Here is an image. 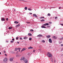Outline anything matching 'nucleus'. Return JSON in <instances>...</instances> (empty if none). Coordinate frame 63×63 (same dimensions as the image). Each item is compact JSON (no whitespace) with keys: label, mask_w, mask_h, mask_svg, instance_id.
I'll list each match as a JSON object with an SVG mask.
<instances>
[{"label":"nucleus","mask_w":63,"mask_h":63,"mask_svg":"<svg viewBox=\"0 0 63 63\" xmlns=\"http://www.w3.org/2000/svg\"><path fill=\"white\" fill-rule=\"evenodd\" d=\"M45 17H40V18H44Z\"/></svg>","instance_id":"21"},{"label":"nucleus","mask_w":63,"mask_h":63,"mask_svg":"<svg viewBox=\"0 0 63 63\" xmlns=\"http://www.w3.org/2000/svg\"><path fill=\"white\" fill-rule=\"evenodd\" d=\"M50 15V13H48V16H49Z\"/></svg>","instance_id":"33"},{"label":"nucleus","mask_w":63,"mask_h":63,"mask_svg":"<svg viewBox=\"0 0 63 63\" xmlns=\"http://www.w3.org/2000/svg\"><path fill=\"white\" fill-rule=\"evenodd\" d=\"M60 24L61 25H62L63 26V24Z\"/></svg>","instance_id":"36"},{"label":"nucleus","mask_w":63,"mask_h":63,"mask_svg":"<svg viewBox=\"0 0 63 63\" xmlns=\"http://www.w3.org/2000/svg\"><path fill=\"white\" fill-rule=\"evenodd\" d=\"M55 39H57V37H55Z\"/></svg>","instance_id":"45"},{"label":"nucleus","mask_w":63,"mask_h":63,"mask_svg":"<svg viewBox=\"0 0 63 63\" xmlns=\"http://www.w3.org/2000/svg\"><path fill=\"white\" fill-rule=\"evenodd\" d=\"M60 40H62V38H60Z\"/></svg>","instance_id":"49"},{"label":"nucleus","mask_w":63,"mask_h":63,"mask_svg":"<svg viewBox=\"0 0 63 63\" xmlns=\"http://www.w3.org/2000/svg\"><path fill=\"white\" fill-rule=\"evenodd\" d=\"M20 40H22V38H20Z\"/></svg>","instance_id":"43"},{"label":"nucleus","mask_w":63,"mask_h":63,"mask_svg":"<svg viewBox=\"0 0 63 63\" xmlns=\"http://www.w3.org/2000/svg\"><path fill=\"white\" fill-rule=\"evenodd\" d=\"M41 28H46V27H44L43 26H41Z\"/></svg>","instance_id":"17"},{"label":"nucleus","mask_w":63,"mask_h":63,"mask_svg":"<svg viewBox=\"0 0 63 63\" xmlns=\"http://www.w3.org/2000/svg\"><path fill=\"white\" fill-rule=\"evenodd\" d=\"M28 35H29V36H32V34L30 33H28Z\"/></svg>","instance_id":"14"},{"label":"nucleus","mask_w":63,"mask_h":63,"mask_svg":"<svg viewBox=\"0 0 63 63\" xmlns=\"http://www.w3.org/2000/svg\"><path fill=\"white\" fill-rule=\"evenodd\" d=\"M39 50H41V49H39Z\"/></svg>","instance_id":"56"},{"label":"nucleus","mask_w":63,"mask_h":63,"mask_svg":"<svg viewBox=\"0 0 63 63\" xmlns=\"http://www.w3.org/2000/svg\"><path fill=\"white\" fill-rule=\"evenodd\" d=\"M16 63H18V62H16Z\"/></svg>","instance_id":"59"},{"label":"nucleus","mask_w":63,"mask_h":63,"mask_svg":"<svg viewBox=\"0 0 63 63\" xmlns=\"http://www.w3.org/2000/svg\"><path fill=\"white\" fill-rule=\"evenodd\" d=\"M1 54V52H0V54Z\"/></svg>","instance_id":"55"},{"label":"nucleus","mask_w":63,"mask_h":63,"mask_svg":"<svg viewBox=\"0 0 63 63\" xmlns=\"http://www.w3.org/2000/svg\"><path fill=\"white\" fill-rule=\"evenodd\" d=\"M28 22H26V23H28Z\"/></svg>","instance_id":"57"},{"label":"nucleus","mask_w":63,"mask_h":63,"mask_svg":"<svg viewBox=\"0 0 63 63\" xmlns=\"http://www.w3.org/2000/svg\"><path fill=\"white\" fill-rule=\"evenodd\" d=\"M13 42H14V41H11V43H13Z\"/></svg>","instance_id":"40"},{"label":"nucleus","mask_w":63,"mask_h":63,"mask_svg":"<svg viewBox=\"0 0 63 63\" xmlns=\"http://www.w3.org/2000/svg\"><path fill=\"white\" fill-rule=\"evenodd\" d=\"M62 55H63L62 54Z\"/></svg>","instance_id":"60"},{"label":"nucleus","mask_w":63,"mask_h":63,"mask_svg":"<svg viewBox=\"0 0 63 63\" xmlns=\"http://www.w3.org/2000/svg\"><path fill=\"white\" fill-rule=\"evenodd\" d=\"M25 10H27V7H25Z\"/></svg>","instance_id":"18"},{"label":"nucleus","mask_w":63,"mask_h":63,"mask_svg":"<svg viewBox=\"0 0 63 63\" xmlns=\"http://www.w3.org/2000/svg\"><path fill=\"white\" fill-rule=\"evenodd\" d=\"M1 20L2 21H5V19L4 18H2L1 19Z\"/></svg>","instance_id":"8"},{"label":"nucleus","mask_w":63,"mask_h":63,"mask_svg":"<svg viewBox=\"0 0 63 63\" xmlns=\"http://www.w3.org/2000/svg\"><path fill=\"white\" fill-rule=\"evenodd\" d=\"M32 40V38H29V40Z\"/></svg>","instance_id":"27"},{"label":"nucleus","mask_w":63,"mask_h":63,"mask_svg":"<svg viewBox=\"0 0 63 63\" xmlns=\"http://www.w3.org/2000/svg\"><path fill=\"white\" fill-rule=\"evenodd\" d=\"M55 62H56V61L55 60H54V62L55 63Z\"/></svg>","instance_id":"46"},{"label":"nucleus","mask_w":63,"mask_h":63,"mask_svg":"<svg viewBox=\"0 0 63 63\" xmlns=\"http://www.w3.org/2000/svg\"><path fill=\"white\" fill-rule=\"evenodd\" d=\"M5 55L6 56H7V55L6 54H5Z\"/></svg>","instance_id":"44"},{"label":"nucleus","mask_w":63,"mask_h":63,"mask_svg":"<svg viewBox=\"0 0 63 63\" xmlns=\"http://www.w3.org/2000/svg\"><path fill=\"white\" fill-rule=\"evenodd\" d=\"M48 54L47 55L49 57H52V54L50 53V52H48L47 53Z\"/></svg>","instance_id":"2"},{"label":"nucleus","mask_w":63,"mask_h":63,"mask_svg":"<svg viewBox=\"0 0 63 63\" xmlns=\"http://www.w3.org/2000/svg\"><path fill=\"white\" fill-rule=\"evenodd\" d=\"M30 23V22H28V23Z\"/></svg>","instance_id":"51"},{"label":"nucleus","mask_w":63,"mask_h":63,"mask_svg":"<svg viewBox=\"0 0 63 63\" xmlns=\"http://www.w3.org/2000/svg\"><path fill=\"white\" fill-rule=\"evenodd\" d=\"M40 37H43V35H42L40 34Z\"/></svg>","instance_id":"30"},{"label":"nucleus","mask_w":63,"mask_h":63,"mask_svg":"<svg viewBox=\"0 0 63 63\" xmlns=\"http://www.w3.org/2000/svg\"><path fill=\"white\" fill-rule=\"evenodd\" d=\"M37 36L38 37H40V34L39 35Z\"/></svg>","instance_id":"31"},{"label":"nucleus","mask_w":63,"mask_h":63,"mask_svg":"<svg viewBox=\"0 0 63 63\" xmlns=\"http://www.w3.org/2000/svg\"><path fill=\"white\" fill-rule=\"evenodd\" d=\"M33 31H34V30H32V29H31L30 30V31L33 32Z\"/></svg>","instance_id":"25"},{"label":"nucleus","mask_w":63,"mask_h":63,"mask_svg":"<svg viewBox=\"0 0 63 63\" xmlns=\"http://www.w3.org/2000/svg\"><path fill=\"white\" fill-rule=\"evenodd\" d=\"M9 29H12V27H9L8 28Z\"/></svg>","instance_id":"23"},{"label":"nucleus","mask_w":63,"mask_h":63,"mask_svg":"<svg viewBox=\"0 0 63 63\" xmlns=\"http://www.w3.org/2000/svg\"><path fill=\"white\" fill-rule=\"evenodd\" d=\"M28 10H29V11H32V9L31 8H28Z\"/></svg>","instance_id":"20"},{"label":"nucleus","mask_w":63,"mask_h":63,"mask_svg":"<svg viewBox=\"0 0 63 63\" xmlns=\"http://www.w3.org/2000/svg\"><path fill=\"white\" fill-rule=\"evenodd\" d=\"M49 42L50 43H52V40H51V39H49Z\"/></svg>","instance_id":"6"},{"label":"nucleus","mask_w":63,"mask_h":63,"mask_svg":"<svg viewBox=\"0 0 63 63\" xmlns=\"http://www.w3.org/2000/svg\"><path fill=\"white\" fill-rule=\"evenodd\" d=\"M24 60V62L26 63H27L28 62V61L26 59H25V58L23 57V58H22L20 59V60Z\"/></svg>","instance_id":"1"},{"label":"nucleus","mask_w":63,"mask_h":63,"mask_svg":"<svg viewBox=\"0 0 63 63\" xmlns=\"http://www.w3.org/2000/svg\"><path fill=\"white\" fill-rule=\"evenodd\" d=\"M14 23H16V24L18 23V22H17L16 21H15L14 22Z\"/></svg>","instance_id":"15"},{"label":"nucleus","mask_w":63,"mask_h":63,"mask_svg":"<svg viewBox=\"0 0 63 63\" xmlns=\"http://www.w3.org/2000/svg\"><path fill=\"white\" fill-rule=\"evenodd\" d=\"M10 61H13L14 60V58H11L10 59Z\"/></svg>","instance_id":"3"},{"label":"nucleus","mask_w":63,"mask_h":63,"mask_svg":"<svg viewBox=\"0 0 63 63\" xmlns=\"http://www.w3.org/2000/svg\"><path fill=\"white\" fill-rule=\"evenodd\" d=\"M6 20H8V18H7L6 19Z\"/></svg>","instance_id":"39"},{"label":"nucleus","mask_w":63,"mask_h":63,"mask_svg":"<svg viewBox=\"0 0 63 63\" xmlns=\"http://www.w3.org/2000/svg\"><path fill=\"white\" fill-rule=\"evenodd\" d=\"M56 18H57V17H55V19H56Z\"/></svg>","instance_id":"47"},{"label":"nucleus","mask_w":63,"mask_h":63,"mask_svg":"<svg viewBox=\"0 0 63 63\" xmlns=\"http://www.w3.org/2000/svg\"><path fill=\"white\" fill-rule=\"evenodd\" d=\"M52 37L54 39H55V36H53Z\"/></svg>","instance_id":"32"},{"label":"nucleus","mask_w":63,"mask_h":63,"mask_svg":"<svg viewBox=\"0 0 63 63\" xmlns=\"http://www.w3.org/2000/svg\"><path fill=\"white\" fill-rule=\"evenodd\" d=\"M59 8L60 9L61 8V7H59Z\"/></svg>","instance_id":"53"},{"label":"nucleus","mask_w":63,"mask_h":63,"mask_svg":"<svg viewBox=\"0 0 63 63\" xmlns=\"http://www.w3.org/2000/svg\"><path fill=\"white\" fill-rule=\"evenodd\" d=\"M24 39H27V37H23Z\"/></svg>","instance_id":"19"},{"label":"nucleus","mask_w":63,"mask_h":63,"mask_svg":"<svg viewBox=\"0 0 63 63\" xmlns=\"http://www.w3.org/2000/svg\"><path fill=\"white\" fill-rule=\"evenodd\" d=\"M28 49H32V48H33L32 47H28Z\"/></svg>","instance_id":"10"},{"label":"nucleus","mask_w":63,"mask_h":63,"mask_svg":"<svg viewBox=\"0 0 63 63\" xmlns=\"http://www.w3.org/2000/svg\"><path fill=\"white\" fill-rule=\"evenodd\" d=\"M48 25V23H46L43 25L44 26H46V25Z\"/></svg>","instance_id":"9"},{"label":"nucleus","mask_w":63,"mask_h":63,"mask_svg":"<svg viewBox=\"0 0 63 63\" xmlns=\"http://www.w3.org/2000/svg\"><path fill=\"white\" fill-rule=\"evenodd\" d=\"M33 52H35V50H33Z\"/></svg>","instance_id":"41"},{"label":"nucleus","mask_w":63,"mask_h":63,"mask_svg":"<svg viewBox=\"0 0 63 63\" xmlns=\"http://www.w3.org/2000/svg\"><path fill=\"white\" fill-rule=\"evenodd\" d=\"M46 37H47V38H50V35H47Z\"/></svg>","instance_id":"12"},{"label":"nucleus","mask_w":63,"mask_h":63,"mask_svg":"<svg viewBox=\"0 0 63 63\" xmlns=\"http://www.w3.org/2000/svg\"><path fill=\"white\" fill-rule=\"evenodd\" d=\"M26 48L25 47L24 48L22 49V50L21 51H24V50H26Z\"/></svg>","instance_id":"5"},{"label":"nucleus","mask_w":63,"mask_h":63,"mask_svg":"<svg viewBox=\"0 0 63 63\" xmlns=\"http://www.w3.org/2000/svg\"><path fill=\"white\" fill-rule=\"evenodd\" d=\"M62 39L63 40V37H62Z\"/></svg>","instance_id":"48"},{"label":"nucleus","mask_w":63,"mask_h":63,"mask_svg":"<svg viewBox=\"0 0 63 63\" xmlns=\"http://www.w3.org/2000/svg\"><path fill=\"white\" fill-rule=\"evenodd\" d=\"M62 63H63V62Z\"/></svg>","instance_id":"61"},{"label":"nucleus","mask_w":63,"mask_h":63,"mask_svg":"<svg viewBox=\"0 0 63 63\" xmlns=\"http://www.w3.org/2000/svg\"><path fill=\"white\" fill-rule=\"evenodd\" d=\"M33 16H34L35 17H37V15L35 14H33Z\"/></svg>","instance_id":"13"},{"label":"nucleus","mask_w":63,"mask_h":63,"mask_svg":"<svg viewBox=\"0 0 63 63\" xmlns=\"http://www.w3.org/2000/svg\"><path fill=\"white\" fill-rule=\"evenodd\" d=\"M20 26V25L19 24H18L16 26V28H17L18 26Z\"/></svg>","instance_id":"11"},{"label":"nucleus","mask_w":63,"mask_h":63,"mask_svg":"<svg viewBox=\"0 0 63 63\" xmlns=\"http://www.w3.org/2000/svg\"><path fill=\"white\" fill-rule=\"evenodd\" d=\"M50 23H51V22H50Z\"/></svg>","instance_id":"58"},{"label":"nucleus","mask_w":63,"mask_h":63,"mask_svg":"<svg viewBox=\"0 0 63 63\" xmlns=\"http://www.w3.org/2000/svg\"><path fill=\"white\" fill-rule=\"evenodd\" d=\"M3 52H4V53H5V52H6V51H5V50H4L3 51Z\"/></svg>","instance_id":"37"},{"label":"nucleus","mask_w":63,"mask_h":63,"mask_svg":"<svg viewBox=\"0 0 63 63\" xmlns=\"http://www.w3.org/2000/svg\"><path fill=\"white\" fill-rule=\"evenodd\" d=\"M30 14H31V15H32V13H30Z\"/></svg>","instance_id":"54"},{"label":"nucleus","mask_w":63,"mask_h":63,"mask_svg":"<svg viewBox=\"0 0 63 63\" xmlns=\"http://www.w3.org/2000/svg\"><path fill=\"white\" fill-rule=\"evenodd\" d=\"M61 46H62V47H63V44H62L61 45Z\"/></svg>","instance_id":"35"},{"label":"nucleus","mask_w":63,"mask_h":63,"mask_svg":"<svg viewBox=\"0 0 63 63\" xmlns=\"http://www.w3.org/2000/svg\"><path fill=\"white\" fill-rule=\"evenodd\" d=\"M12 40L13 41H14V40H15V39L13 38V39H12Z\"/></svg>","instance_id":"38"},{"label":"nucleus","mask_w":63,"mask_h":63,"mask_svg":"<svg viewBox=\"0 0 63 63\" xmlns=\"http://www.w3.org/2000/svg\"><path fill=\"white\" fill-rule=\"evenodd\" d=\"M51 60L52 62H53V60H52V59L51 58Z\"/></svg>","instance_id":"26"},{"label":"nucleus","mask_w":63,"mask_h":63,"mask_svg":"<svg viewBox=\"0 0 63 63\" xmlns=\"http://www.w3.org/2000/svg\"><path fill=\"white\" fill-rule=\"evenodd\" d=\"M41 21H45V20L44 19H42L41 20Z\"/></svg>","instance_id":"28"},{"label":"nucleus","mask_w":63,"mask_h":63,"mask_svg":"<svg viewBox=\"0 0 63 63\" xmlns=\"http://www.w3.org/2000/svg\"><path fill=\"white\" fill-rule=\"evenodd\" d=\"M14 11H16V9H14Z\"/></svg>","instance_id":"52"},{"label":"nucleus","mask_w":63,"mask_h":63,"mask_svg":"<svg viewBox=\"0 0 63 63\" xmlns=\"http://www.w3.org/2000/svg\"><path fill=\"white\" fill-rule=\"evenodd\" d=\"M20 56H21L20 55L17 54L16 55V57H20Z\"/></svg>","instance_id":"7"},{"label":"nucleus","mask_w":63,"mask_h":63,"mask_svg":"<svg viewBox=\"0 0 63 63\" xmlns=\"http://www.w3.org/2000/svg\"><path fill=\"white\" fill-rule=\"evenodd\" d=\"M63 50V48H62L61 49V50L62 51V50Z\"/></svg>","instance_id":"42"},{"label":"nucleus","mask_w":63,"mask_h":63,"mask_svg":"<svg viewBox=\"0 0 63 63\" xmlns=\"http://www.w3.org/2000/svg\"><path fill=\"white\" fill-rule=\"evenodd\" d=\"M18 37H17L16 38V40H18Z\"/></svg>","instance_id":"29"},{"label":"nucleus","mask_w":63,"mask_h":63,"mask_svg":"<svg viewBox=\"0 0 63 63\" xmlns=\"http://www.w3.org/2000/svg\"><path fill=\"white\" fill-rule=\"evenodd\" d=\"M59 44H61V43H62V42H59Z\"/></svg>","instance_id":"24"},{"label":"nucleus","mask_w":63,"mask_h":63,"mask_svg":"<svg viewBox=\"0 0 63 63\" xmlns=\"http://www.w3.org/2000/svg\"><path fill=\"white\" fill-rule=\"evenodd\" d=\"M15 50H16H16H17V49L16 48H15Z\"/></svg>","instance_id":"22"},{"label":"nucleus","mask_w":63,"mask_h":63,"mask_svg":"<svg viewBox=\"0 0 63 63\" xmlns=\"http://www.w3.org/2000/svg\"><path fill=\"white\" fill-rule=\"evenodd\" d=\"M42 42H43L44 43H45V41L44 40H43L42 41Z\"/></svg>","instance_id":"34"},{"label":"nucleus","mask_w":63,"mask_h":63,"mask_svg":"<svg viewBox=\"0 0 63 63\" xmlns=\"http://www.w3.org/2000/svg\"><path fill=\"white\" fill-rule=\"evenodd\" d=\"M3 61L4 62H6L7 61V58H5L3 60Z\"/></svg>","instance_id":"4"},{"label":"nucleus","mask_w":63,"mask_h":63,"mask_svg":"<svg viewBox=\"0 0 63 63\" xmlns=\"http://www.w3.org/2000/svg\"><path fill=\"white\" fill-rule=\"evenodd\" d=\"M17 44H19V42H17Z\"/></svg>","instance_id":"50"},{"label":"nucleus","mask_w":63,"mask_h":63,"mask_svg":"<svg viewBox=\"0 0 63 63\" xmlns=\"http://www.w3.org/2000/svg\"><path fill=\"white\" fill-rule=\"evenodd\" d=\"M17 49H18V50H19V51H20V48H18Z\"/></svg>","instance_id":"16"}]
</instances>
